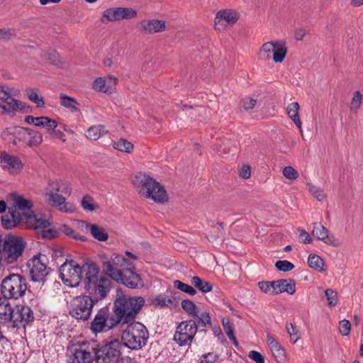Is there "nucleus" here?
<instances>
[{"instance_id":"052dcab7","label":"nucleus","mask_w":363,"mask_h":363,"mask_svg":"<svg viewBox=\"0 0 363 363\" xmlns=\"http://www.w3.org/2000/svg\"><path fill=\"white\" fill-rule=\"evenodd\" d=\"M82 206L84 209L93 211L96 209L92 198L89 195H85L82 200Z\"/></svg>"},{"instance_id":"0e129e2a","label":"nucleus","mask_w":363,"mask_h":363,"mask_svg":"<svg viewBox=\"0 0 363 363\" xmlns=\"http://www.w3.org/2000/svg\"><path fill=\"white\" fill-rule=\"evenodd\" d=\"M339 325H340V328H339L340 333L343 336L348 335L350 334V330H351L350 322L349 320L345 319V320L340 321Z\"/></svg>"},{"instance_id":"69168bd1","label":"nucleus","mask_w":363,"mask_h":363,"mask_svg":"<svg viewBox=\"0 0 363 363\" xmlns=\"http://www.w3.org/2000/svg\"><path fill=\"white\" fill-rule=\"evenodd\" d=\"M257 104V100L250 97H245L241 102V106L246 111L252 109Z\"/></svg>"},{"instance_id":"3c124183","label":"nucleus","mask_w":363,"mask_h":363,"mask_svg":"<svg viewBox=\"0 0 363 363\" xmlns=\"http://www.w3.org/2000/svg\"><path fill=\"white\" fill-rule=\"evenodd\" d=\"M174 286L179 289L180 291L185 292L191 296H194L196 294V290L194 289L191 286L184 284L179 280H175L174 281Z\"/></svg>"},{"instance_id":"72a5a7b5","label":"nucleus","mask_w":363,"mask_h":363,"mask_svg":"<svg viewBox=\"0 0 363 363\" xmlns=\"http://www.w3.org/2000/svg\"><path fill=\"white\" fill-rule=\"evenodd\" d=\"M43 140V135L40 132L29 128L27 140L28 146H38L42 143Z\"/></svg>"},{"instance_id":"de8ad7c7","label":"nucleus","mask_w":363,"mask_h":363,"mask_svg":"<svg viewBox=\"0 0 363 363\" xmlns=\"http://www.w3.org/2000/svg\"><path fill=\"white\" fill-rule=\"evenodd\" d=\"M182 308L193 317L197 316L199 313L197 306L189 299H184L182 301Z\"/></svg>"},{"instance_id":"c9c22d12","label":"nucleus","mask_w":363,"mask_h":363,"mask_svg":"<svg viewBox=\"0 0 363 363\" xmlns=\"http://www.w3.org/2000/svg\"><path fill=\"white\" fill-rule=\"evenodd\" d=\"M191 284L203 293H208L212 290V284L210 282L197 276L192 277Z\"/></svg>"},{"instance_id":"0eeeda50","label":"nucleus","mask_w":363,"mask_h":363,"mask_svg":"<svg viewBox=\"0 0 363 363\" xmlns=\"http://www.w3.org/2000/svg\"><path fill=\"white\" fill-rule=\"evenodd\" d=\"M96 303L89 296L85 294L77 296L70 301L69 314L77 320H88Z\"/></svg>"},{"instance_id":"338daca9","label":"nucleus","mask_w":363,"mask_h":363,"mask_svg":"<svg viewBox=\"0 0 363 363\" xmlns=\"http://www.w3.org/2000/svg\"><path fill=\"white\" fill-rule=\"evenodd\" d=\"M248 357L256 363H264V356L259 352L252 350L249 352Z\"/></svg>"},{"instance_id":"9d476101","label":"nucleus","mask_w":363,"mask_h":363,"mask_svg":"<svg viewBox=\"0 0 363 363\" xmlns=\"http://www.w3.org/2000/svg\"><path fill=\"white\" fill-rule=\"evenodd\" d=\"M198 331V325L194 320L181 322L177 327L174 340L179 346L190 345Z\"/></svg>"},{"instance_id":"f8f14e48","label":"nucleus","mask_w":363,"mask_h":363,"mask_svg":"<svg viewBox=\"0 0 363 363\" xmlns=\"http://www.w3.org/2000/svg\"><path fill=\"white\" fill-rule=\"evenodd\" d=\"M46 260L47 257L45 255L39 254L28 261L27 265L30 268L31 281L40 282L45 280V277L49 274L45 264Z\"/></svg>"},{"instance_id":"f704fd0d","label":"nucleus","mask_w":363,"mask_h":363,"mask_svg":"<svg viewBox=\"0 0 363 363\" xmlns=\"http://www.w3.org/2000/svg\"><path fill=\"white\" fill-rule=\"evenodd\" d=\"M60 99L61 106L69 108L72 112L79 111L77 107L79 104L75 99L69 97L64 94H60Z\"/></svg>"},{"instance_id":"ea45409f","label":"nucleus","mask_w":363,"mask_h":363,"mask_svg":"<svg viewBox=\"0 0 363 363\" xmlns=\"http://www.w3.org/2000/svg\"><path fill=\"white\" fill-rule=\"evenodd\" d=\"M26 93L28 99L36 104L38 107H43L45 102L43 97L38 94V90L35 89H27Z\"/></svg>"},{"instance_id":"dca6fc26","label":"nucleus","mask_w":363,"mask_h":363,"mask_svg":"<svg viewBox=\"0 0 363 363\" xmlns=\"http://www.w3.org/2000/svg\"><path fill=\"white\" fill-rule=\"evenodd\" d=\"M0 163L4 169L11 174H17L23 168V163L18 157L11 155L6 152L0 153Z\"/></svg>"},{"instance_id":"cd10ccee","label":"nucleus","mask_w":363,"mask_h":363,"mask_svg":"<svg viewBox=\"0 0 363 363\" xmlns=\"http://www.w3.org/2000/svg\"><path fill=\"white\" fill-rule=\"evenodd\" d=\"M267 344L276 359H282L285 357V350L281 345L271 335L267 336Z\"/></svg>"},{"instance_id":"4468645a","label":"nucleus","mask_w":363,"mask_h":363,"mask_svg":"<svg viewBox=\"0 0 363 363\" xmlns=\"http://www.w3.org/2000/svg\"><path fill=\"white\" fill-rule=\"evenodd\" d=\"M81 271L82 281L84 286L96 281L101 276L98 264L89 259L81 261Z\"/></svg>"},{"instance_id":"c85d7f7f","label":"nucleus","mask_w":363,"mask_h":363,"mask_svg":"<svg viewBox=\"0 0 363 363\" xmlns=\"http://www.w3.org/2000/svg\"><path fill=\"white\" fill-rule=\"evenodd\" d=\"M299 104L297 102H293L288 105L286 112L289 117L294 121L299 130L301 132V121L298 115Z\"/></svg>"},{"instance_id":"7ed1b4c3","label":"nucleus","mask_w":363,"mask_h":363,"mask_svg":"<svg viewBox=\"0 0 363 363\" xmlns=\"http://www.w3.org/2000/svg\"><path fill=\"white\" fill-rule=\"evenodd\" d=\"M133 184L139 194L145 198L157 203H164L168 199L165 189L147 174L139 173L135 177Z\"/></svg>"},{"instance_id":"8fccbe9b","label":"nucleus","mask_w":363,"mask_h":363,"mask_svg":"<svg viewBox=\"0 0 363 363\" xmlns=\"http://www.w3.org/2000/svg\"><path fill=\"white\" fill-rule=\"evenodd\" d=\"M43 57L45 60L54 65H58L61 63L60 56L55 50L49 49Z\"/></svg>"},{"instance_id":"13d9d810","label":"nucleus","mask_w":363,"mask_h":363,"mask_svg":"<svg viewBox=\"0 0 363 363\" xmlns=\"http://www.w3.org/2000/svg\"><path fill=\"white\" fill-rule=\"evenodd\" d=\"M273 283L274 281H262L258 283V286L262 292L273 294V291H274V284Z\"/></svg>"},{"instance_id":"864d4df0","label":"nucleus","mask_w":363,"mask_h":363,"mask_svg":"<svg viewBox=\"0 0 363 363\" xmlns=\"http://www.w3.org/2000/svg\"><path fill=\"white\" fill-rule=\"evenodd\" d=\"M120 12L121 13V21L133 19L138 13L136 10L125 7H121Z\"/></svg>"},{"instance_id":"a19ab883","label":"nucleus","mask_w":363,"mask_h":363,"mask_svg":"<svg viewBox=\"0 0 363 363\" xmlns=\"http://www.w3.org/2000/svg\"><path fill=\"white\" fill-rule=\"evenodd\" d=\"M121 7H113L104 11L103 17L109 21H121Z\"/></svg>"},{"instance_id":"412c9836","label":"nucleus","mask_w":363,"mask_h":363,"mask_svg":"<svg viewBox=\"0 0 363 363\" xmlns=\"http://www.w3.org/2000/svg\"><path fill=\"white\" fill-rule=\"evenodd\" d=\"M23 222H25L26 228L35 230L45 229L50 225L43 215L35 214L33 211H30V213L26 216Z\"/></svg>"},{"instance_id":"4d7b16f0","label":"nucleus","mask_w":363,"mask_h":363,"mask_svg":"<svg viewBox=\"0 0 363 363\" xmlns=\"http://www.w3.org/2000/svg\"><path fill=\"white\" fill-rule=\"evenodd\" d=\"M283 175L288 179H296L298 177V172L291 166L285 167L282 171Z\"/></svg>"},{"instance_id":"9b49d317","label":"nucleus","mask_w":363,"mask_h":363,"mask_svg":"<svg viewBox=\"0 0 363 363\" xmlns=\"http://www.w3.org/2000/svg\"><path fill=\"white\" fill-rule=\"evenodd\" d=\"M84 289L93 301L96 303L104 299L111 289V281L105 275H101L99 278L89 284L85 285Z\"/></svg>"},{"instance_id":"5701e85b","label":"nucleus","mask_w":363,"mask_h":363,"mask_svg":"<svg viewBox=\"0 0 363 363\" xmlns=\"http://www.w3.org/2000/svg\"><path fill=\"white\" fill-rule=\"evenodd\" d=\"M103 272L106 277H110L113 280H121L122 269L113 263L112 260L108 258V256H104L101 262Z\"/></svg>"},{"instance_id":"393cba45","label":"nucleus","mask_w":363,"mask_h":363,"mask_svg":"<svg viewBox=\"0 0 363 363\" xmlns=\"http://www.w3.org/2000/svg\"><path fill=\"white\" fill-rule=\"evenodd\" d=\"M8 209V213L1 217V225L4 228L7 230L11 229L21 222L24 221L19 212H15V209L12 210L10 207H9Z\"/></svg>"},{"instance_id":"603ef678","label":"nucleus","mask_w":363,"mask_h":363,"mask_svg":"<svg viewBox=\"0 0 363 363\" xmlns=\"http://www.w3.org/2000/svg\"><path fill=\"white\" fill-rule=\"evenodd\" d=\"M308 190L319 201H323L326 196L323 191L311 183L307 184Z\"/></svg>"},{"instance_id":"09e8293b","label":"nucleus","mask_w":363,"mask_h":363,"mask_svg":"<svg viewBox=\"0 0 363 363\" xmlns=\"http://www.w3.org/2000/svg\"><path fill=\"white\" fill-rule=\"evenodd\" d=\"M362 101V94L359 91H356L353 94V96L350 102V110L354 113H357L358 110L360 108Z\"/></svg>"},{"instance_id":"c03bdc74","label":"nucleus","mask_w":363,"mask_h":363,"mask_svg":"<svg viewBox=\"0 0 363 363\" xmlns=\"http://www.w3.org/2000/svg\"><path fill=\"white\" fill-rule=\"evenodd\" d=\"M9 108H7L6 106H1L0 104V107H2L6 111H18L23 110L25 108V104L18 100L14 99L11 96L5 101Z\"/></svg>"},{"instance_id":"f3484780","label":"nucleus","mask_w":363,"mask_h":363,"mask_svg":"<svg viewBox=\"0 0 363 363\" xmlns=\"http://www.w3.org/2000/svg\"><path fill=\"white\" fill-rule=\"evenodd\" d=\"M93 361L92 354L79 346L70 350L67 363H92Z\"/></svg>"},{"instance_id":"2f4dec72","label":"nucleus","mask_w":363,"mask_h":363,"mask_svg":"<svg viewBox=\"0 0 363 363\" xmlns=\"http://www.w3.org/2000/svg\"><path fill=\"white\" fill-rule=\"evenodd\" d=\"M308 266L320 272L325 271L324 269L325 262L324 260L318 255L315 254H310L308 258Z\"/></svg>"},{"instance_id":"39448f33","label":"nucleus","mask_w":363,"mask_h":363,"mask_svg":"<svg viewBox=\"0 0 363 363\" xmlns=\"http://www.w3.org/2000/svg\"><path fill=\"white\" fill-rule=\"evenodd\" d=\"M26 290V279L19 274H9L1 283V293L5 299L16 300L23 296Z\"/></svg>"},{"instance_id":"5fc2aeb1","label":"nucleus","mask_w":363,"mask_h":363,"mask_svg":"<svg viewBox=\"0 0 363 363\" xmlns=\"http://www.w3.org/2000/svg\"><path fill=\"white\" fill-rule=\"evenodd\" d=\"M275 267L277 269L281 272H289L294 268V264L287 260H278L275 263Z\"/></svg>"},{"instance_id":"1a4fd4ad","label":"nucleus","mask_w":363,"mask_h":363,"mask_svg":"<svg viewBox=\"0 0 363 363\" xmlns=\"http://www.w3.org/2000/svg\"><path fill=\"white\" fill-rule=\"evenodd\" d=\"M118 324L113 315L110 314L108 307L100 308L91 323L90 329L95 333L107 332Z\"/></svg>"},{"instance_id":"a211bd4d","label":"nucleus","mask_w":363,"mask_h":363,"mask_svg":"<svg viewBox=\"0 0 363 363\" xmlns=\"http://www.w3.org/2000/svg\"><path fill=\"white\" fill-rule=\"evenodd\" d=\"M118 83V79L113 76L108 78V82L104 77L96 78L92 84V88L95 91L111 94L114 91V86Z\"/></svg>"},{"instance_id":"b1692460","label":"nucleus","mask_w":363,"mask_h":363,"mask_svg":"<svg viewBox=\"0 0 363 363\" xmlns=\"http://www.w3.org/2000/svg\"><path fill=\"white\" fill-rule=\"evenodd\" d=\"M238 20H242L240 13L233 9H225L216 13L214 23H220L223 21L227 23H236Z\"/></svg>"},{"instance_id":"79ce46f5","label":"nucleus","mask_w":363,"mask_h":363,"mask_svg":"<svg viewBox=\"0 0 363 363\" xmlns=\"http://www.w3.org/2000/svg\"><path fill=\"white\" fill-rule=\"evenodd\" d=\"M276 45L277 42H268L263 44L259 51V57L264 60L270 59V53L274 52V49L276 48Z\"/></svg>"},{"instance_id":"e433bc0d","label":"nucleus","mask_w":363,"mask_h":363,"mask_svg":"<svg viewBox=\"0 0 363 363\" xmlns=\"http://www.w3.org/2000/svg\"><path fill=\"white\" fill-rule=\"evenodd\" d=\"M90 233L95 239L99 241H106L108 238V234L106 230L96 224L91 225Z\"/></svg>"},{"instance_id":"aec40b11","label":"nucleus","mask_w":363,"mask_h":363,"mask_svg":"<svg viewBox=\"0 0 363 363\" xmlns=\"http://www.w3.org/2000/svg\"><path fill=\"white\" fill-rule=\"evenodd\" d=\"M13 311L14 308L5 298L0 296V324L11 328Z\"/></svg>"},{"instance_id":"423d86ee","label":"nucleus","mask_w":363,"mask_h":363,"mask_svg":"<svg viewBox=\"0 0 363 363\" xmlns=\"http://www.w3.org/2000/svg\"><path fill=\"white\" fill-rule=\"evenodd\" d=\"M123 345L117 339L106 340L94 348V359L97 363H112L122 354Z\"/></svg>"},{"instance_id":"a18cd8bd","label":"nucleus","mask_w":363,"mask_h":363,"mask_svg":"<svg viewBox=\"0 0 363 363\" xmlns=\"http://www.w3.org/2000/svg\"><path fill=\"white\" fill-rule=\"evenodd\" d=\"M59 230L74 240H79L82 242H85L87 240L84 236L76 233L71 227L65 224L61 225L59 227Z\"/></svg>"},{"instance_id":"680f3d73","label":"nucleus","mask_w":363,"mask_h":363,"mask_svg":"<svg viewBox=\"0 0 363 363\" xmlns=\"http://www.w3.org/2000/svg\"><path fill=\"white\" fill-rule=\"evenodd\" d=\"M155 303L161 307L168 306L172 303V300L164 295L160 294L155 298Z\"/></svg>"},{"instance_id":"774afa93","label":"nucleus","mask_w":363,"mask_h":363,"mask_svg":"<svg viewBox=\"0 0 363 363\" xmlns=\"http://www.w3.org/2000/svg\"><path fill=\"white\" fill-rule=\"evenodd\" d=\"M14 35V30L9 28H0V39L7 40Z\"/></svg>"},{"instance_id":"e2e57ef3","label":"nucleus","mask_w":363,"mask_h":363,"mask_svg":"<svg viewBox=\"0 0 363 363\" xmlns=\"http://www.w3.org/2000/svg\"><path fill=\"white\" fill-rule=\"evenodd\" d=\"M108 258L110 259V260H112L113 263L115 264V265H117L119 268L125 264V258L123 255L113 253L108 256Z\"/></svg>"},{"instance_id":"7c9ffc66","label":"nucleus","mask_w":363,"mask_h":363,"mask_svg":"<svg viewBox=\"0 0 363 363\" xmlns=\"http://www.w3.org/2000/svg\"><path fill=\"white\" fill-rule=\"evenodd\" d=\"M108 131L105 129V127L102 125H97L91 126L86 132V136L87 138L91 140H97L102 135L107 133Z\"/></svg>"},{"instance_id":"4be33fe9","label":"nucleus","mask_w":363,"mask_h":363,"mask_svg":"<svg viewBox=\"0 0 363 363\" xmlns=\"http://www.w3.org/2000/svg\"><path fill=\"white\" fill-rule=\"evenodd\" d=\"M28 131L29 128L14 126L6 128L4 134H8L12 136V139L11 138V140L13 145H16L21 143L27 145Z\"/></svg>"},{"instance_id":"6e6d98bb","label":"nucleus","mask_w":363,"mask_h":363,"mask_svg":"<svg viewBox=\"0 0 363 363\" xmlns=\"http://www.w3.org/2000/svg\"><path fill=\"white\" fill-rule=\"evenodd\" d=\"M325 295L327 298L328 305L335 306L337 303V294L335 291L332 289H326Z\"/></svg>"},{"instance_id":"473e14b6","label":"nucleus","mask_w":363,"mask_h":363,"mask_svg":"<svg viewBox=\"0 0 363 363\" xmlns=\"http://www.w3.org/2000/svg\"><path fill=\"white\" fill-rule=\"evenodd\" d=\"M287 52V48L284 41H277L276 48L273 52V60L275 62H281Z\"/></svg>"},{"instance_id":"f03ea898","label":"nucleus","mask_w":363,"mask_h":363,"mask_svg":"<svg viewBox=\"0 0 363 363\" xmlns=\"http://www.w3.org/2000/svg\"><path fill=\"white\" fill-rule=\"evenodd\" d=\"M71 191V187L64 181H50L45 189L47 201L62 212L72 213L74 211V206L72 203L66 202Z\"/></svg>"},{"instance_id":"6ab92c4d","label":"nucleus","mask_w":363,"mask_h":363,"mask_svg":"<svg viewBox=\"0 0 363 363\" xmlns=\"http://www.w3.org/2000/svg\"><path fill=\"white\" fill-rule=\"evenodd\" d=\"M312 235L315 236L318 240L324 242L325 244L334 247L338 246L337 240L329 235L328 230L320 223H313Z\"/></svg>"},{"instance_id":"bf43d9fd","label":"nucleus","mask_w":363,"mask_h":363,"mask_svg":"<svg viewBox=\"0 0 363 363\" xmlns=\"http://www.w3.org/2000/svg\"><path fill=\"white\" fill-rule=\"evenodd\" d=\"M218 359V354L214 352H208L201 357L200 363H217Z\"/></svg>"},{"instance_id":"49530a36","label":"nucleus","mask_w":363,"mask_h":363,"mask_svg":"<svg viewBox=\"0 0 363 363\" xmlns=\"http://www.w3.org/2000/svg\"><path fill=\"white\" fill-rule=\"evenodd\" d=\"M223 325L224 328V330L225 331V333L227 334L228 338L233 341V344L235 346L238 345V342L235 338V336L234 335V330H233V323L230 320V319H223Z\"/></svg>"},{"instance_id":"20e7f679","label":"nucleus","mask_w":363,"mask_h":363,"mask_svg":"<svg viewBox=\"0 0 363 363\" xmlns=\"http://www.w3.org/2000/svg\"><path fill=\"white\" fill-rule=\"evenodd\" d=\"M149 333L146 327L139 322L129 323L122 333L123 347L133 350H138L147 345Z\"/></svg>"},{"instance_id":"4c0bfd02","label":"nucleus","mask_w":363,"mask_h":363,"mask_svg":"<svg viewBox=\"0 0 363 363\" xmlns=\"http://www.w3.org/2000/svg\"><path fill=\"white\" fill-rule=\"evenodd\" d=\"M113 147L121 152L130 153L133 150V145L130 141L120 138L117 141L113 142Z\"/></svg>"},{"instance_id":"37998d69","label":"nucleus","mask_w":363,"mask_h":363,"mask_svg":"<svg viewBox=\"0 0 363 363\" xmlns=\"http://www.w3.org/2000/svg\"><path fill=\"white\" fill-rule=\"evenodd\" d=\"M196 320V324L203 327H212L211 318L208 312L204 311L199 314L197 316L193 317Z\"/></svg>"},{"instance_id":"58836bf2","label":"nucleus","mask_w":363,"mask_h":363,"mask_svg":"<svg viewBox=\"0 0 363 363\" xmlns=\"http://www.w3.org/2000/svg\"><path fill=\"white\" fill-rule=\"evenodd\" d=\"M139 30L145 34H152L165 30V24H140Z\"/></svg>"},{"instance_id":"ddd939ff","label":"nucleus","mask_w":363,"mask_h":363,"mask_svg":"<svg viewBox=\"0 0 363 363\" xmlns=\"http://www.w3.org/2000/svg\"><path fill=\"white\" fill-rule=\"evenodd\" d=\"M13 318L11 328H25L27 324L34 320L33 310L26 305L18 304L14 307Z\"/></svg>"},{"instance_id":"bb28decb","label":"nucleus","mask_w":363,"mask_h":363,"mask_svg":"<svg viewBox=\"0 0 363 363\" xmlns=\"http://www.w3.org/2000/svg\"><path fill=\"white\" fill-rule=\"evenodd\" d=\"M121 280H115L118 283H121L130 289H136L143 286L140 276L136 272L125 274L122 272Z\"/></svg>"},{"instance_id":"a878e982","label":"nucleus","mask_w":363,"mask_h":363,"mask_svg":"<svg viewBox=\"0 0 363 363\" xmlns=\"http://www.w3.org/2000/svg\"><path fill=\"white\" fill-rule=\"evenodd\" d=\"M274 291H273L274 295L286 292L290 295H292L296 291V283L293 279H279L274 281Z\"/></svg>"},{"instance_id":"2eb2a0df","label":"nucleus","mask_w":363,"mask_h":363,"mask_svg":"<svg viewBox=\"0 0 363 363\" xmlns=\"http://www.w3.org/2000/svg\"><path fill=\"white\" fill-rule=\"evenodd\" d=\"M13 203L10 208L13 210L15 209V212H19L21 213V216L24 220L26 216H28L30 213L33 206V203L31 200L25 199L23 196L17 195L15 194H11Z\"/></svg>"},{"instance_id":"c756f323","label":"nucleus","mask_w":363,"mask_h":363,"mask_svg":"<svg viewBox=\"0 0 363 363\" xmlns=\"http://www.w3.org/2000/svg\"><path fill=\"white\" fill-rule=\"evenodd\" d=\"M35 126L44 128L50 132L57 128V123L55 120L51 119L48 116H40L36 117Z\"/></svg>"},{"instance_id":"6e6552de","label":"nucleus","mask_w":363,"mask_h":363,"mask_svg":"<svg viewBox=\"0 0 363 363\" xmlns=\"http://www.w3.org/2000/svg\"><path fill=\"white\" fill-rule=\"evenodd\" d=\"M59 277L67 286L75 288L82 282L81 262L66 259L59 268Z\"/></svg>"},{"instance_id":"f257e3e1","label":"nucleus","mask_w":363,"mask_h":363,"mask_svg":"<svg viewBox=\"0 0 363 363\" xmlns=\"http://www.w3.org/2000/svg\"><path fill=\"white\" fill-rule=\"evenodd\" d=\"M144 304L143 297L123 295L118 291L112 308L113 315L118 325L128 324L135 320Z\"/></svg>"}]
</instances>
